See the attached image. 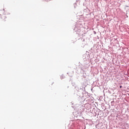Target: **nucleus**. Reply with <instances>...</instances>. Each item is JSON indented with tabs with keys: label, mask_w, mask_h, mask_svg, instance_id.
I'll list each match as a JSON object with an SVG mask.
<instances>
[{
	"label": "nucleus",
	"mask_w": 129,
	"mask_h": 129,
	"mask_svg": "<svg viewBox=\"0 0 129 129\" xmlns=\"http://www.w3.org/2000/svg\"><path fill=\"white\" fill-rule=\"evenodd\" d=\"M120 88H121V86H120Z\"/></svg>",
	"instance_id": "obj_1"
}]
</instances>
